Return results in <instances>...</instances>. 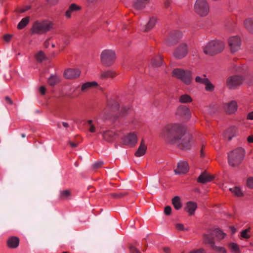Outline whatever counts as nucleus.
Segmentation results:
<instances>
[{
  "label": "nucleus",
  "mask_w": 253,
  "mask_h": 253,
  "mask_svg": "<svg viewBox=\"0 0 253 253\" xmlns=\"http://www.w3.org/2000/svg\"><path fill=\"white\" fill-rule=\"evenodd\" d=\"M230 229H231V230L232 231V234H234L236 232V228L234 227H233V226H230Z\"/></svg>",
  "instance_id": "60"
},
{
  "label": "nucleus",
  "mask_w": 253,
  "mask_h": 253,
  "mask_svg": "<svg viewBox=\"0 0 253 253\" xmlns=\"http://www.w3.org/2000/svg\"><path fill=\"white\" fill-rule=\"evenodd\" d=\"M117 75V74L113 71L108 70L102 72L100 75V77L102 79H107L108 78H113Z\"/></svg>",
  "instance_id": "28"
},
{
  "label": "nucleus",
  "mask_w": 253,
  "mask_h": 253,
  "mask_svg": "<svg viewBox=\"0 0 253 253\" xmlns=\"http://www.w3.org/2000/svg\"><path fill=\"white\" fill-rule=\"evenodd\" d=\"M175 228L178 230H180V231H182V230H185V231H188V228H185L184 227V225L181 223H177L175 224Z\"/></svg>",
  "instance_id": "47"
},
{
  "label": "nucleus",
  "mask_w": 253,
  "mask_h": 253,
  "mask_svg": "<svg viewBox=\"0 0 253 253\" xmlns=\"http://www.w3.org/2000/svg\"><path fill=\"white\" fill-rule=\"evenodd\" d=\"M31 8V6L30 5L26 6L24 9H20L18 12L19 13H24L25 11L29 10Z\"/></svg>",
  "instance_id": "51"
},
{
  "label": "nucleus",
  "mask_w": 253,
  "mask_h": 253,
  "mask_svg": "<svg viewBox=\"0 0 253 253\" xmlns=\"http://www.w3.org/2000/svg\"><path fill=\"white\" fill-rule=\"evenodd\" d=\"M246 184L248 187L253 189V177H250L247 179Z\"/></svg>",
  "instance_id": "45"
},
{
  "label": "nucleus",
  "mask_w": 253,
  "mask_h": 253,
  "mask_svg": "<svg viewBox=\"0 0 253 253\" xmlns=\"http://www.w3.org/2000/svg\"><path fill=\"white\" fill-rule=\"evenodd\" d=\"M156 20L157 19L155 17H151L149 22L144 26L143 31L146 32L150 30L155 25Z\"/></svg>",
  "instance_id": "25"
},
{
  "label": "nucleus",
  "mask_w": 253,
  "mask_h": 253,
  "mask_svg": "<svg viewBox=\"0 0 253 253\" xmlns=\"http://www.w3.org/2000/svg\"><path fill=\"white\" fill-rule=\"evenodd\" d=\"M237 132V128L234 126H232L228 128L225 131V136L228 137V140H231L232 137H234Z\"/></svg>",
  "instance_id": "24"
},
{
  "label": "nucleus",
  "mask_w": 253,
  "mask_h": 253,
  "mask_svg": "<svg viewBox=\"0 0 253 253\" xmlns=\"http://www.w3.org/2000/svg\"><path fill=\"white\" fill-rule=\"evenodd\" d=\"M171 211V208L170 206H166L165 208L164 212L166 215H170Z\"/></svg>",
  "instance_id": "49"
},
{
  "label": "nucleus",
  "mask_w": 253,
  "mask_h": 253,
  "mask_svg": "<svg viewBox=\"0 0 253 253\" xmlns=\"http://www.w3.org/2000/svg\"><path fill=\"white\" fill-rule=\"evenodd\" d=\"M45 54L42 51H40L36 55V58L38 62H41L45 59Z\"/></svg>",
  "instance_id": "41"
},
{
  "label": "nucleus",
  "mask_w": 253,
  "mask_h": 253,
  "mask_svg": "<svg viewBox=\"0 0 253 253\" xmlns=\"http://www.w3.org/2000/svg\"><path fill=\"white\" fill-rule=\"evenodd\" d=\"M124 195V194L123 193H120V194H117V193H114V194H112V196L115 197V198H120V197H121L122 196H123Z\"/></svg>",
  "instance_id": "56"
},
{
  "label": "nucleus",
  "mask_w": 253,
  "mask_h": 253,
  "mask_svg": "<svg viewBox=\"0 0 253 253\" xmlns=\"http://www.w3.org/2000/svg\"><path fill=\"white\" fill-rule=\"evenodd\" d=\"M69 144L72 148L76 147L78 146V143H74L71 141L69 142Z\"/></svg>",
  "instance_id": "59"
},
{
  "label": "nucleus",
  "mask_w": 253,
  "mask_h": 253,
  "mask_svg": "<svg viewBox=\"0 0 253 253\" xmlns=\"http://www.w3.org/2000/svg\"><path fill=\"white\" fill-rule=\"evenodd\" d=\"M45 90H46V89L44 86H41V87L40 88V91L41 94H44L45 92Z\"/></svg>",
  "instance_id": "58"
},
{
  "label": "nucleus",
  "mask_w": 253,
  "mask_h": 253,
  "mask_svg": "<svg viewBox=\"0 0 253 253\" xmlns=\"http://www.w3.org/2000/svg\"><path fill=\"white\" fill-rule=\"evenodd\" d=\"M194 10L201 16H206L210 11V7L207 0H196L194 5Z\"/></svg>",
  "instance_id": "8"
},
{
  "label": "nucleus",
  "mask_w": 253,
  "mask_h": 253,
  "mask_svg": "<svg viewBox=\"0 0 253 253\" xmlns=\"http://www.w3.org/2000/svg\"><path fill=\"white\" fill-rule=\"evenodd\" d=\"M228 247L232 252L234 253H239L240 249L238 245L234 243H230L228 244Z\"/></svg>",
  "instance_id": "39"
},
{
  "label": "nucleus",
  "mask_w": 253,
  "mask_h": 253,
  "mask_svg": "<svg viewBox=\"0 0 253 253\" xmlns=\"http://www.w3.org/2000/svg\"><path fill=\"white\" fill-rule=\"evenodd\" d=\"M221 44L218 40H213L208 42L203 47V51L205 54L213 56L220 52Z\"/></svg>",
  "instance_id": "6"
},
{
  "label": "nucleus",
  "mask_w": 253,
  "mask_h": 253,
  "mask_svg": "<svg viewBox=\"0 0 253 253\" xmlns=\"http://www.w3.org/2000/svg\"><path fill=\"white\" fill-rule=\"evenodd\" d=\"M188 47L187 44L182 43L180 44L173 52L174 57L178 59L185 57L188 53Z\"/></svg>",
  "instance_id": "11"
},
{
  "label": "nucleus",
  "mask_w": 253,
  "mask_h": 253,
  "mask_svg": "<svg viewBox=\"0 0 253 253\" xmlns=\"http://www.w3.org/2000/svg\"><path fill=\"white\" fill-rule=\"evenodd\" d=\"M169 248H165L164 249V251H165L166 253H169Z\"/></svg>",
  "instance_id": "64"
},
{
  "label": "nucleus",
  "mask_w": 253,
  "mask_h": 253,
  "mask_svg": "<svg viewBox=\"0 0 253 253\" xmlns=\"http://www.w3.org/2000/svg\"><path fill=\"white\" fill-rule=\"evenodd\" d=\"M81 72L77 69H68L64 72V77L67 79H74L79 77Z\"/></svg>",
  "instance_id": "17"
},
{
  "label": "nucleus",
  "mask_w": 253,
  "mask_h": 253,
  "mask_svg": "<svg viewBox=\"0 0 253 253\" xmlns=\"http://www.w3.org/2000/svg\"><path fill=\"white\" fill-rule=\"evenodd\" d=\"M171 74L173 77L180 80L187 85L190 84L193 80L192 72L188 70L175 68L173 70Z\"/></svg>",
  "instance_id": "4"
},
{
  "label": "nucleus",
  "mask_w": 253,
  "mask_h": 253,
  "mask_svg": "<svg viewBox=\"0 0 253 253\" xmlns=\"http://www.w3.org/2000/svg\"><path fill=\"white\" fill-rule=\"evenodd\" d=\"M230 190L236 196L242 197L243 196V193L241 189L238 187H234L233 188L230 189Z\"/></svg>",
  "instance_id": "38"
},
{
  "label": "nucleus",
  "mask_w": 253,
  "mask_h": 253,
  "mask_svg": "<svg viewBox=\"0 0 253 253\" xmlns=\"http://www.w3.org/2000/svg\"><path fill=\"white\" fill-rule=\"evenodd\" d=\"M29 21L30 17L28 16L22 19L17 25V28L18 29H23L29 23Z\"/></svg>",
  "instance_id": "36"
},
{
  "label": "nucleus",
  "mask_w": 253,
  "mask_h": 253,
  "mask_svg": "<svg viewBox=\"0 0 253 253\" xmlns=\"http://www.w3.org/2000/svg\"><path fill=\"white\" fill-rule=\"evenodd\" d=\"M5 100L6 101V102L7 103H8V104H9L10 105H12L13 103L12 100L8 96L5 97Z\"/></svg>",
  "instance_id": "53"
},
{
  "label": "nucleus",
  "mask_w": 253,
  "mask_h": 253,
  "mask_svg": "<svg viewBox=\"0 0 253 253\" xmlns=\"http://www.w3.org/2000/svg\"><path fill=\"white\" fill-rule=\"evenodd\" d=\"M86 125L88 127L89 131L90 132H94L95 131V127L93 124L92 120L87 121Z\"/></svg>",
  "instance_id": "44"
},
{
  "label": "nucleus",
  "mask_w": 253,
  "mask_h": 253,
  "mask_svg": "<svg viewBox=\"0 0 253 253\" xmlns=\"http://www.w3.org/2000/svg\"><path fill=\"white\" fill-rule=\"evenodd\" d=\"M103 139L109 142H112L117 136V133L112 130H107L102 133Z\"/></svg>",
  "instance_id": "18"
},
{
  "label": "nucleus",
  "mask_w": 253,
  "mask_h": 253,
  "mask_svg": "<svg viewBox=\"0 0 253 253\" xmlns=\"http://www.w3.org/2000/svg\"><path fill=\"white\" fill-rule=\"evenodd\" d=\"M52 28L51 22L44 20L42 22H35L32 27V31L34 34H42L49 31Z\"/></svg>",
  "instance_id": "5"
},
{
  "label": "nucleus",
  "mask_w": 253,
  "mask_h": 253,
  "mask_svg": "<svg viewBox=\"0 0 253 253\" xmlns=\"http://www.w3.org/2000/svg\"><path fill=\"white\" fill-rule=\"evenodd\" d=\"M244 80L242 76H230L227 79L226 85L229 89H235L243 83Z\"/></svg>",
  "instance_id": "9"
},
{
  "label": "nucleus",
  "mask_w": 253,
  "mask_h": 253,
  "mask_svg": "<svg viewBox=\"0 0 253 253\" xmlns=\"http://www.w3.org/2000/svg\"><path fill=\"white\" fill-rule=\"evenodd\" d=\"M170 4V3L169 1H166L165 2V6L166 8H168L169 5Z\"/></svg>",
  "instance_id": "61"
},
{
  "label": "nucleus",
  "mask_w": 253,
  "mask_h": 253,
  "mask_svg": "<svg viewBox=\"0 0 253 253\" xmlns=\"http://www.w3.org/2000/svg\"><path fill=\"white\" fill-rule=\"evenodd\" d=\"M207 232V233H204L203 235V243L210 245L215 251L220 252L221 251V248L220 247L221 230L219 228L208 229Z\"/></svg>",
  "instance_id": "2"
},
{
  "label": "nucleus",
  "mask_w": 253,
  "mask_h": 253,
  "mask_svg": "<svg viewBox=\"0 0 253 253\" xmlns=\"http://www.w3.org/2000/svg\"><path fill=\"white\" fill-rule=\"evenodd\" d=\"M204 156H205V155H204V153L203 152V148L202 147L201 150V156L202 157H204Z\"/></svg>",
  "instance_id": "63"
},
{
  "label": "nucleus",
  "mask_w": 253,
  "mask_h": 253,
  "mask_svg": "<svg viewBox=\"0 0 253 253\" xmlns=\"http://www.w3.org/2000/svg\"><path fill=\"white\" fill-rule=\"evenodd\" d=\"M176 115L185 119L188 120L191 117V112L189 109L186 106H179L176 111Z\"/></svg>",
  "instance_id": "14"
},
{
  "label": "nucleus",
  "mask_w": 253,
  "mask_h": 253,
  "mask_svg": "<svg viewBox=\"0 0 253 253\" xmlns=\"http://www.w3.org/2000/svg\"><path fill=\"white\" fill-rule=\"evenodd\" d=\"M103 164L104 163L102 161L97 162L93 164L92 167L94 169H97L100 168Z\"/></svg>",
  "instance_id": "46"
},
{
  "label": "nucleus",
  "mask_w": 253,
  "mask_h": 253,
  "mask_svg": "<svg viewBox=\"0 0 253 253\" xmlns=\"http://www.w3.org/2000/svg\"><path fill=\"white\" fill-rule=\"evenodd\" d=\"M179 101L181 103H188L192 102V99L189 95L185 94L179 96Z\"/></svg>",
  "instance_id": "34"
},
{
  "label": "nucleus",
  "mask_w": 253,
  "mask_h": 253,
  "mask_svg": "<svg viewBox=\"0 0 253 253\" xmlns=\"http://www.w3.org/2000/svg\"><path fill=\"white\" fill-rule=\"evenodd\" d=\"M195 82L197 83L205 84L207 83L209 79L207 78L205 74H203L201 76H197L195 78Z\"/></svg>",
  "instance_id": "33"
},
{
  "label": "nucleus",
  "mask_w": 253,
  "mask_h": 253,
  "mask_svg": "<svg viewBox=\"0 0 253 253\" xmlns=\"http://www.w3.org/2000/svg\"><path fill=\"white\" fill-rule=\"evenodd\" d=\"M172 203L176 210H178L181 208L182 205L178 196H175L172 199Z\"/></svg>",
  "instance_id": "35"
},
{
  "label": "nucleus",
  "mask_w": 253,
  "mask_h": 253,
  "mask_svg": "<svg viewBox=\"0 0 253 253\" xmlns=\"http://www.w3.org/2000/svg\"><path fill=\"white\" fill-rule=\"evenodd\" d=\"M238 109L237 103L235 101H231L224 106L225 112L228 115L234 114Z\"/></svg>",
  "instance_id": "16"
},
{
  "label": "nucleus",
  "mask_w": 253,
  "mask_h": 253,
  "mask_svg": "<svg viewBox=\"0 0 253 253\" xmlns=\"http://www.w3.org/2000/svg\"><path fill=\"white\" fill-rule=\"evenodd\" d=\"M12 37V35L9 34H7L4 36L3 39L6 42H8L10 40Z\"/></svg>",
  "instance_id": "52"
},
{
  "label": "nucleus",
  "mask_w": 253,
  "mask_h": 253,
  "mask_svg": "<svg viewBox=\"0 0 253 253\" xmlns=\"http://www.w3.org/2000/svg\"><path fill=\"white\" fill-rule=\"evenodd\" d=\"M247 141L249 143H253V135H250L247 138Z\"/></svg>",
  "instance_id": "57"
},
{
  "label": "nucleus",
  "mask_w": 253,
  "mask_h": 253,
  "mask_svg": "<svg viewBox=\"0 0 253 253\" xmlns=\"http://www.w3.org/2000/svg\"><path fill=\"white\" fill-rule=\"evenodd\" d=\"M245 154V150L241 147H239L231 151L228 153L229 165L232 167L238 166L242 162Z\"/></svg>",
  "instance_id": "3"
},
{
  "label": "nucleus",
  "mask_w": 253,
  "mask_h": 253,
  "mask_svg": "<svg viewBox=\"0 0 253 253\" xmlns=\"http://www.w3.org/2000/svg\"><path fill=\"white\" fill-rule=\"evenodd\" d=\"M146 150L147 146L145 144L144 140L142 139L140 143V146L135 153V156L139 157L144 155L146 153Z\"/></svg>",
  "instance_id": "23"
},
{
  "label": "nucleus",
  "mask_w": 253,
  "mask_h": 253,
  "mask_svg": "<svg viewBox=\"0 0 253 253\" xmlns=\"http://www.w3.org/2000/svg\"><path fill=\"white\" fill-rule=\"evenodd\" d=\"M62 124L63 126L65 127H68L69 126L68 124L66 122H62Z\"/></svg>",
  "instance_id": "62"
},
{
  "label": "nucleus",
  "mask_w": 253,
  "mask_h": 253,
  "mask_svg": "<svg viewBox=\"0 0 253 253\" xmlns=\"http://www.w3.org/2000/svg\"><path fill=\"white\" fill-rule=\"evenodd\" d=\"M129 251L130 253H141L140 252L133 246H131L129 247Z\"/></svg>",
  "instance_id": "48"
},
{
  "label": "nucleus",
  "mask_w": 253,
  "mask_h": 253,
  "mask_svg": "<svg viewBox=\"0 0 253 253\" xmlns=\"http://www.w3.org/2000/svg\"><path fill=\"white\" fill-rule=\"evenodd\" d=\"M108 106L112 111H116L119 108L118 103L115 100L110 101L108 103Z\"/></svg>",
  "instance_id": "37"
},
{
  "label": "nucleus",
  "mask_w": 253,
  "mask_h": 253,
  "mask_svg": "<svg viewBox=\"0 0 253 253\" xmlns=\"http://www.w3.org/2000/svg\"><path fill=\"white\" fill-rule=\"evenodd\" d=\"M213 177L212 175L207 173L206 171L202 172L199 177L197 178V181L201 183H206L211 181Z\"/></svg>",
  "instance_id": "19"
},
{
  "label": "nucleus",
  "mask_w": 253,
  "mask_h": 253,
  "mask_svg": "<svg viewBox=\"0 0 253 253\" xmlns=\"http://www.w3.org/2000/svg\"><path fill=\"white\" fill-rule=\"evenodd\" d=\"M149 0H135L133 4V7L136 10H141L145 7Z\"/></svg>",
  "instance_id": "22"
},
{
  "label": "nucleus",
  "mask_w": 253,
  "mask_h": 253,
  "mask_svg": "<svg viewBox=\"0 0 253 253\" xmlns=\"http://www.w3.org/2000/svg\"><path fill=\"white\" fill-rule=\"evenodd\" d=\"M188 163L185 161H180L177 163V168L174 169L175 174H182L187 173L189 170Z\"/></svg>",
  "instance_id": "15"
},
{
  "label": "nucleus",
  "mask_w": 253,
  "mask_h": 253,
  "mask_svg": "<svg viewBox=\"0 0 253 253\" xmlns=\"http://www.w3.org/2000/svg\"><path fill=\"white\" fill-rule=\"evenodd\" d=\"M247 119L248 120H253V111L248 113L247 116Z\"/></svg>",
  "instance_id": "54"
},
{
  "label": "nucleus",
  "mask_w": 253,
  "mask_h": 253,
  "mask_svg": "<svg viewBox=\"0 0 253 253\" xmlns=\"http://www.w3.org/2000/svg\"><path fill=\"white\" fill-rule=\"evenodd\" d=\"M60 81L59 77L56 75H51L48 79V84L51 86H54Z\"/></svg>",
  "instance_id": "29"
},
{
  "label": "nucleus",
  "mask_w": 253,
  "mask_h": 253,
  "mask_svg": "<svg viewBox=\"0 0 253 253\" xmlns=\"http://www.w3.org/2000/svg\"><path fill=\"white\" fill-rule=\"evenodd\" d=\"M197 208V206L196 203L190 201L186 203L185 207V210L188 212L189 215H193L194 214Z\"/></svg>",
  "instance_id": "20"
},
{
  "label": "nucleus",
  "mask_w": 253,
  "mask_h": 253,
  "mask_svg": "<svg viewBox=\"0 0 253 253\" xmlns=\"http://www.w3.org/2000/svg\"><path fill=\"white\" fill-rule=\"evenodd\" d=\"M228 45L231 53L238 51L241 47L242 42L239 36H233L228 39Z\"/></svg>",
  "instance_id": "10"
},
{
  "label": "nucleus",
  "mask_w": 253,
  "mask_h": 253,
  "mask_svg": "<svg viewBox=\"0 0 253 253\" xmlns=\"http://www.w3.org/2000/svg\"><path fill=\"white\" fill-rule=\"evenodd\" d=\"M189 253H206V252L203 249H200L191 251Z\"/></svg>",
  "instance_id": "50"
},
{
  "label": "nucleus",
  "mask_w": 253,
  "mask_h": 253,
  "mask_svg": "<svg viewBox=\"0 0 253 253\" xmlns=\"http://www.w3.org/2000/svg\"><path fill=\"white\" fill-rule=\"evenodd\" d=\"M182 34L179 31L171 32L166 40V42L168 46H172L178 42L182 38Z\"/></svg>",
  "instance_id": "12"
},
{
  "label": "nucleus",
  "mask_w": 253,
  "mask_h": 253,
  "mask_svg": "<svg viewBox=\"0 0 253 253\" xmlns=\"http://www.w3.org/2000/svg\"><path fill=\"white\" fill-rule=\"evenodd\" d=\"M251 230V228L249 227L245 230H243L241 232V236L242 238L245 239H249L251 236L248 234Z\"/></svg>",
  "instance_id": "43"
},
{
  "label": "nucleus",
  "mask_w": 253,
  "mask_h": 253,
  "mask_svg": "<svg viewBox=\"0 0 253 253\" xmlns=\"http://www.w3.org/2000/svg\"><path fill=\"white\" fill-rule=\"evenodd\" d=\"M244 25L246 29L251 33L253 34V17L245 20Z\"/></svg>",
  "instance_id": "27"
},
{
  "label": "nucleus",
  "mask_w": 253,
  "mask_h": 253,
  "mask_svg": "<svg viewBox=\"0 0 253 253\" xmlns=\"http://www.w3.org/2000/svg\"><path fill=\"white\" fill-rule=\"evenodd\" d=\"M124 144L134 146L137 142V137L134 132L129 133L123 138Z\"/></svg>",
  "instance_id": "13"
},
{
  "label": "nucleus",
  "mask_w": 253,
  "mask_h": 253,
  "mask_svg": "<svg viewBox=\"0 0 253 253\" xmlns=\"http://www.w3.org/2000/svg\"><path fill=\"white\" fill-rule=\"evenodd\" d=\"M81 9V7L75 3L71 4L68 10L65 12V16L69 18L71 16L72 13L75 11H78Z\"/></svg>",
  "instance_id": "26"
},
{
  "label": "nucleus",
  "mask_w": 253,
  "mask_h": 253,
  "mask_svg": "<svg viewBox=\"0 0 253 253\" xmlns=\"http://www.w3.org/2000/svg\"><path fill=\"white\" fill-rule=\"evenodd\" d=\"M162 58L160 55L154 57L151 61V64L153 67H160L162 64Z\"/></svg>",
  "instance_id": "30"
},
{
  "label": "nucleus",
  "mask_w": 253,
  "mask_h": 253,
  "mask_svg": "<svg viewBox=\"0 0 253 253\" xmlns=\"http://www.w3.org/2000/svg\"><path fill=\"white\" fill-rule=\"evenodd\" d=\"M71 195L69 190H65L60 191L59 197L61 199L66 200L70 199Z\"/></svg>",
  "instance_id": "32"
},
{
  "label": "nucleus",
  "mask_w": 253,
  "mask_h": 253,
  "mask_svg": "<svg viewBox=\"0 0 253 253\" xmlns=\"http://www.w3.org/2000/svg\"><path fill=\"white\" fill-rule=\"evenodd\" d=\"M116 54L113 50L110 49L104 50L100 54L101 63L105 66H111L115 62Z\"/></svg>",
  "instance_id": "7"
},
{
  "label": "nucleus",
  "mask_w": 253,
  "mask_h": 253,
  "mask_svg": "<svg viewBox=\"0 0 253 253\" xmlns=\"http://www.w3.org/2000/svg\"><path fill=\"white\" fill-rule=\"evenodd\" d=\"M97 83L95 82H87L82 85L81 90L82 91H85L90 88L97 86Z\"/></svg>",
  "instance_id": "31"
},
{
  "label": "nucleus",
  "mask_w": 253,
  "mask_h": 253,
  "mask_svg": "<svg viewBox=\"0 0 253 253\" xmlns=\"http://www.w3.org/2000/svg\"><path fill=\"white\" fill-rule=\"evenodd\" d=\"M19 244V239L17 237H9L7 241V246L10 248H16Z\"/></svg>",
  "instance_id": "21"
},
{
  "label": "nucleus",
  "mask_w": 253,
  "mask_h": 253,
  "mask_svg": "<svg viewBox=\"0 0 253 253\" xmlns=\"http://www.w3.org/2000/svg\"><path fill=\"white\" fill-rule=\"evenodd\" d=\"M205 85V90L207 91L211 92L214 90V86L209 80L207 83L204 84Z\"/></svg>",
  "instance_id": "42"
},
{
  "label": "nucleus",
  "mask_w": 253,
  "mask_h": 253,
  "mask_svg": "<svg viewBox=\"0 0 253 253\" xmlns=\"http://www.w3.org/2000/svg\"><path fill=\"white\" fill-rule=\"evenodd\" d=\"M129 109H130V108L128 107H126V106L123 107L121 109V111L120 116L114 117L112 119V120L113 121H115V120H117L118 118H119L120 117H123L124 116H125L126 114L128 113Z\"/></svg>",
  "instance_id": "40"
},
{
  "label": "nucleus",
  "mask_w": 253,
  "mask_h": 253,
  "mask_svg": "<svg viewBox=\"0 0 253 253\" xmlns=\"http://www.w3.org/2000/svg\"><path fill=\"white\" fill-rule=\"evenodd\" d=\"M160 136L169 144H175L181 150H188L192 145V137L187 132L185 126L180 124H171L166 126Z\"/></svg>",
  "instance_id": "1"
},
{
  "label": "nucleus",
  "mask_w": 253,
  "mask_h": 253,
  "mask_svg": "<svg viewBox=\"0 0 253 253\" xmlns=\"http://www.w3.org/2000/svg\"><path fill=\"white\" fill-rule=\"evenodd\" d=\"M50 39V38H49V39H47L44 42L43 45H44V47L47 48L49 46V40Z\"/></svg>",
  "instance_id": "55"
}]
</instances>
